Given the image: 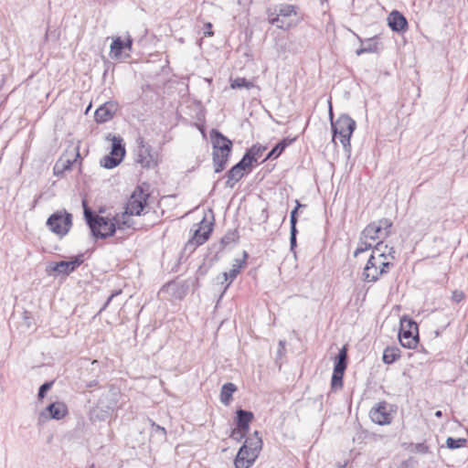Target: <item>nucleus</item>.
Wrapping results in <instances>:
<instances>
[{
    "label": "nucleus",
    "instance_id": "27",
    "mask_svg": "<svg viewBox=\"0 0 468 468\" xmlns=\"http://www.w3.org/2000/svg\"><path fill=\"white\" fill-rule=\"evenodd\" d=\"M347 349L346 346H343L341 349H339L337 355L335 356L333 371L345 373L347 367Z\"/></svg>",
    "mask_w": 468,
    "mask_h": 468
},
{
    "label": "nucleus",
    "instance_id": "41",
    "mask_svg": "<svg viewBox=\"0 0 468 468\" xmlns=\"http://www.w3.org/2000/svg\"><path fill=\"white\" fill-rule=\"evenodd\" d=\"M54 380L44 382L38 388L37 399L42 400L54 385Z\"/></svg>",
    "mask_w": 468,
    "mask_h": 468
},
{
    "label": "nucleus",
    "instance_id": "36",
    "mask_svg": "<svg viewBox=\"0 0 468 468\" xmlns=\"http://www.w3.org/2000/svg\"><path fill=\"white\" fill-rule=\"evenodd\" d=\"M446 447L450 450H457L466 446L467 440L465 438L448 437L446 439Z\"/></svg>",
    "mask_w": 468,
    "mask_h": 468
},
{
    "label": "nucleus",
    "instance_id": "63",
    "mask_svg": "<svg viewBox=\"0 0 468 468\" xmlns=\"http://www.w3.org/2000/svg\"><path fill=\"white\" fill-rule=\"evenodd\" d=\"M89 468H95V465L92 463Z\"/></svg>",
    "mask_w": 468,
    "mask_h": 468
},
{
    "label": "nucleus",
    "instance_id": "60",
    "mask_svg": "<svg viewBox=\"0 0 468 468\" xmlns=\"http://www.w3.org/2000/svg\"><path fill=\"white\" fill-rule=\"evenodd\" d=\"M434 416L436 418H441L442 417V411L441 410H436L434 413Z\"/></svg>",
    "mask_w": 468,
    "mask_h": 468
},
{
    "label": "nucleus",
    "instance_id": "61",
    "mask_svg": "<svg viewBox=\"0 0 468 468\" xmlns=\"http://www.w3.org/2000/svg\"><path fill=\"white\" fill-rule=\"evenodd\" d=\"M107 408V410L108 411L109 410H112L114 408V403H110L109 405L106 406Z\"/></svg>",
    "mask_w": 468,
    "mask_h": 468
},
{
    "label": "nucleus",
    "instance_id": "1",
    "mask_svg": "<svg viewBox=\"0 0 468 468\" xmlns=\"http://www.w3.org/2000/svg\"><path fill=\"white\" fill-rule=\"evenodd\" d=\"M84 218L90 229L91 236L96 239L112 237L116 232V223L107 217L97 215L85 200L82 201Z\"/></svg>",
    "mask_w": 468,
    "mask_h": 468
},
{
    "label": "nucleus",
    "instance_id": "3",
    "mask_svg": "<svg viewBox=\"0 0 468 468\" xmlns=\"http://www.w3.org/2000/svg\"><path fill=\"white\" fill-rule=\"evenodd\" d=\"M356 123L348 114H341L335 122H332V141L335 144V138L339 136L346 152L351 151V136L356 130Z\"/></svg>",
    "mask_w": 468,
    "mask_h": 468
},
{
    "label": "nucleus",
    "instance_id": "2",
    "mask_svg": "<svg viewBox=\"0 0 468 468\" xmlns=\"http://www.w3.org/2000/svg\"><path fill=\"white\" fill-rule=\"evenodd\" d=\"M262 440L260 432L255 431L246 440L234 459L236 468H250L253 465L262 449Z\"/></svg>",
    "mask_w": 468,
    "mask_h": 468
},
{
    "label": "nucleus",
    "instance_id": "9",
    "mask_svg": "<svg viewBox=\"0 0 468 468\" xmlns=\"http://www.w3.org/2000/svg\"><path fill=\"white\" fill-rule=\"evenodd\" d=\"M213 221L214 216H212V221L207 222L206 218L201 220L199 228L195 230L192 239L186 244L185 250H190V251H193L197 246H200L208 240L213 231Z\"/></svg>",
    "mask_w": 468,
    "mask_h": 468
},
{
    "label": "nucleus",
    "instance_id": "34",
    "mask_svg": "<svg viewBox=\"0 0 468 468\" xmlns=\"http://www.w3.org/2000/svg\"><path fill=\"white\" fill-rule=\"evenodd\" d=\"M276 8V11H278L279 15L283 17H289L292 15L297 16L298 15V7L290 5V4H281L274 6Z\"/></svg>",
    "mask_w": 468,
    "mask_h": 468
},
{
    "label": "nucleus",
    "instance_id": "51",
    "mask_svg": "<svg viewBox=\"0 0 468 468\" xmlns=\"http://www.w3.org/2000/svg\"><path fill=\"white\" fill-rule=\"evenodd\" d=\"M378 227H381V231L386 230L392 226V222L388 218H382L377 222Z\"/></svg>",
    "mask_w": 468,
    "mask_h": 468
},
{
    "label": "nucleus",
    "instance_id": "49",
    "mask_svg": "<svg viewBox=\"0 0 468 468\" xmlns=\"http://www.w3.org/2000/svg\"><path fill=\"white\" fill-rule=\"evenodd\" d=\"M464 297H465V294L463 291L454 290L452 294V301L456 303H459L464 299Z\"/></svg>",
    "mask_w": 468,
    "mask_h": 468
},
{
    "label": "nucleus",
    "instance_id": "56",
    "mask_svg": "<svg viewBox=\"0 0 468 468\" xmlns=\"http://www.w3.org/2000/svg\"><path fill=\"white\" fill-rule=\"evenodd\" d=\"M329 119H330V122H335L334 121V113H333V110H332V104H331V101H329Z\"/></svg>",
    "mask_w": 468,
    "mask_h": 468
},
{
    "label": "nucleus",
    "instance_id": "20",
    "mask_svg": "<svg viewBox=\"0 0 468 468\" xmlns=\"http://www.w3.org/2000/svg\"><path fill=\"white\" fill-rule=\"evenodd\" d=\"M296 139H297V137H293V138L285 137V138H282V140H280L271 148V150L266 154V156L262 162L278 158L285 151V149L288 146H290L292 143H294L296 141Z\"/></svg>",
    "mask_w": 468,
    "mask_h": 468
},
{
    "label": "nucleus",
    "instance_id": "33",
    "mask_svg": "<svg viewBox=\"0 0 468 468\" xmlns=\"http://www.w3.org/2000/svg\"><path fill=\"white\" fill-rule=\"evenodd\" d=\"M381 232V227H378L377 222H372L363 229L361 239L376 240Z\"/></svg>",
    "mask_w": 468,
    "mask_h": 468
},
{
    "label": "nucleus",
    "instance_id": "40",
    "mask_svg": "<svg viewBox=\"0 0 468 468\" xmlns=\"http://www.w3.org/2000/svg\"><path fill=\"white\" fill-rule=\"evenodd\" d=\"M379 268L377 266L376 269H372V271L363 273V281L366 282H376L378 281L379 277L383 274H378Z\"/></svg>",
    "mask_w": 468,
    "mask_h": 468
},
{
    "label": "nucleus",
    "instance_id": "39",
    "mask_svg": "<svg viewBox=\"0 0 468 468\" xmlns=\"http://www.w3.org/2000/svg\"><path fill=\"white\" fill-rule=\"evenodd\" d=\"M230 87L232 89L246 88L249 90L253 87V83L245 78H237L231 82Z\"/></svg>",
    "mask_w": 468,
    "mask_h": 468
},
{
    "label": "nucleus",
    "instance_id": "21",
    "mask_svg": "<svg viewBox=\"0 0 468 468\" xmlns=\"http://www.w3.org/2000/svg\"><path fill=\"white\" fill-rule=\"evenodd\" d=\"M248 172L241 167L239 163L235 164L227 173V181L225 186L233 188L236 183H238Z\"/></svg>",
    "mask_w": 468,
    "mask_h": 468
},
{
    "label": "nucleus",
    "instance_id": "44",
    "mask_svg": "<svg viewBox=\"0 0 468 468\" xmlns=\"http://www.w3.org/2000/svg\"><path fill=\"white\" fill-rule=\"evenodd\" d=\"M394 266V264L390 261H385L379 260L378 267L379 268L378 274H387L389 272L390 269Z\"/></svg>",
    "mask_w": 468,
    "mask_h": 468
},
{
    "label": "nucleus",
    "instance_id": "4",
    "mask_svg": "<svg viewBox=\"0 0 468 468\" xmlns=\"http://www.w3.org/2000/svg\"><path fill=\"white\" fill-rule=\"evenodd\" d=\"M398 338L403 347L408 349L416 348L420 341L418 324L407 315L402 316L399 322Z\"/></svg>",
    "mask_w": 468,
    "mask_h": 468
},
{
    "label": "nucleus",
    "instance_id": "10",
    "mask_svg": "<svg viewBox=\"0 0 468 468\" xmlns=\"http://www.w3.org/2000/svg\"><path fill=\"white\" fill-rule=\"evenodd\" d=\"M148 198L149 194L137 186L125 207V211L132 216H141L148 205Z\"/></svg>",
    "mask_w": 468,
    "mask_h": 468
},
{
    "label": "nucleus",
    "instance_id": "54",
    "mask_svg": "<svg viewBox=\"0 0 468 468\" xmlns=\"http://www.w3.org/2000/svg\"><path fill=\"white\" fill-rule=\"evenodd\" d=\"M284 345H285V342L282 341V340H280L279 341V348H278V354L281 356L282 354V352L284 351L285 347H284Z\"/></svg>",
    "mask_w": 468,
    "mask_h": 468
},
{
    "label": "nucleus",
    "instance_id": "52",
    "mask_svg": "<svg viewBox=\"0 0 468 468\" xmlns=\"http://www.w3.org/2000/svg\"><path fill=\"white\" fill-rule=\"evenodd\" d=\"M204 35L206 37H212L214 35V32L212 31V24L211 23H206L205 28H204Z\"/></svg>",
    "mask_w": 468,
    "mask_h": 468
},
{
    "label": "nucleus",
    "instance_id": "8",
    "mask_svg": "<svg viewBox=\"0 0 468 468\" xmlns=\"http://www.w3.org/2000/svg\"><path fill=\"white\" fill-rule=\"evenodd\" d=\"M394 413L396 406L382 400L371 408L369 417L374 423L383 426L391 423Z\"/></svg>",
    "mask_w": 468,
    "mask_h": 468
},
{
    "label": "nucleus",
    "instance_id": "46",
    "mask_svg": "<svg viewBox=\"0 0 468 468\" xmlns=\"http://www.w3.org/2000/svg\"><path fill=\"white\" fill-rule=\"evenodd\" d=\"M372 244L368 243L367 241H362V239L360 238V244L356 248V250L354 251V256L357 257L359 254L372 249Z\"/></svg>",
    "mask_w": 468,
    "mask_h": 468
},
{
    "label": "nucleus",
    "instance_id": "28",
    "mask_svg": "<svg viewBox=\"0 0 468 468\" xmlns=\"http://www.w3.org/2000/svg\"><path fill=\"white\" fill-rule=\"evenodd\" d=\"M398 346H387L383 351L382 361L386 365H392L401 356Z\"/></svg>",
    "mask_w": 468,
    "mask_h": 468
},
{
    "label": "nucleus",
    "instance_id": "31",
    "mask_svg": "<svg viewBox=\"0 0 468 468\" xmlns=\"http://www.w3.org/2000/svg\"><path fill=\"white\" fill-rule=\"evenodd\" d=\"M266 14L268 16V22L271 25H276V27L280 29H288L292 24L291 23H285L284 21H282V24H278V21H281L280 15L278 11H276L275 7H269L266 10Z\"/></svg>",
    "mask_w": 468,
    "mask_h": 468
},
{
    "label": "nucleus",
    "instance_id": "38",
    "mask_svg": "<svg viewBox=\"0 0 468 468\" xmlns=\"http://www.w3.org/2000/svg\"><path fill=\"white\" fill-rule=\"evenodd\" d=\"M238 163L241 165V167H243L248 173H250L252 170L255 162L249 153L245 151L243 156Z\"/></svg>",
    "mask_w": 468,
    "mask_h": 468
},
{
    "label": "nucleus",
    "instance_id": "12",
    "mask_svg": "<svg viewBox=\"0 0 468 468\" xmlns=\"http://www.w3.org/2000/svg\"><path fill=\"white\" fill-rule=\"evenodd\" d=\"M84 262V254L80 253L72 257L69 261H60L52 262L48 268L50 271L65 276L74 272Z\"/></svg>",
    "mask_w": 468,
    "mask_h": 468
},
{
    "label": "nucleus",
    "instance_id": "17",
    "mask_svg": "<svg viewBox=\"0 0 468 468\" xmlns=\"http://www.w3.org/2000/svg\"><path fill=\"white\" fill-rule=\"evenodd\" d=\"M254 420V414L250 410L239 408L235 412L234 425L238 431H243L246 433L250 431L251 421Z\"/></svg>",
    "mask_w": 468,
    "mask_h": 468
},
{
    "label": "nucleus",
    "instance_id": "37",
    "mask_svg": "<svg viewBox=\"0 0 468 468\" xmlns=\"http://www.w3.org/2000/svg\"><path fill=\"white\" fill-rule=\"evenodd\" d=\"M345 373L333 371L331 378V388L336 390L343 387V379Z\"/></svg>",
    "mask_w": 468,
    "mask_h": 468
},
{
    "label": "nucleus",
    "instance_id": "45",
    "mask_svg": "<svg viewBox=\"0 0 468 468\" xmlns=\"http://www.w3.org/2000/svg\"><path fill=\"white\" fill-rule=\"evenodd\" d=\"M248 433L243 431H238L237 428H233L230 430L229 438L236 441L237 442H240L243 439L246 438Z\"/></svg>",
    "mask_w": 468,
    "mask_h": 468
},
{
    "label": "nucleus",
    "instance_id": "47",
    "mask_svg": "<svg viewBox=\"0 0 468 468\" xmlns=\"http://www.w3.org/2000/svg\"><path fill=\"white\" fill-rule=\"evenodd\" d=\"M122 293V290H116V291H113L111 295L107 298L106 302L104 303V304L102 305V307L100 309L99 313L98 314H101V312H103L108 306L109 304L111 303V302L112 301V299L121 294Z\"/></svg>",
    "mask_w": 468,
    "mask_h": 468
},
{
    "label": "nucleus",
    "instance_id": "59",
    "mask_svg": "<svg viewBox=\"0 0 468 468\" xmlns=\"http://www.w3.org/2000/svg\"><path fill=\"white\" fill-rule=\"evenodd\" d=\"M394 253H395L394 248L391 247V248H389L388 252V253L386 252V257L390 256L392 259H394L395 258Z\"/></svg>",
    "mask_w": 468,
    "mask_h": 468
},
{
    "label": "nucleus",
    "instance_id": "32",
    "mask_svg": "<svg viewBox=\"0 0 468 468\" xmlns=\"http://www.w3.org/2000/svg\"><path fill=\"white\" fill-rule=\"evenodd\" d=\"M131 216L132 215L128 214L127 211H124L121 217L119 215H116L115 217H113L112 220L114 221V223H116V230L117 229L123 230L125 229H130V228L134 229L133 221L130 218Z\"/></svg>",
    "mask_w": 468,
    "mask_h": 468
},
{
    "label": "nucleus",
    "instance_id": "42",
    "mask_svg": "<svg viewBox=\"0 0 468 468\" xmlns=\"http://www.w3.org/2000/svg\"><path fill=\"white\" fill-rule=\"evenodd\" d=\"M297 228H290V250L294 254L296 253L295 249L297 247Z\"/></svg>",
    "mask_w": 468,
    "mask_h": 468
},
{
    "label": "nucleus",
    "instance_id": "24",
    "mask_svg": "<svg viewBox=\"0 0 468 468\" xmlns=\"http://www.w3.org/2000/svg\"><path fill=\"white\" fill-rule=\"evenodd\" d=\"M81 159L80 154L79 150L77 149L76 157L73 160L70 159H63L59 158L54 167H53V173L56 176H63L64 173L66 171L71 170L73 165L76 163L77 159Z\"/></svg>",
    "mask_w": 468,
    "mask_h": 468
},
{
    "label": "nucleus",
    "instance_id": "19",
    "mask_svg": "<svg viewBox=\"0 0 468 468\" xmlns=\"http://www.w3.org/2000/svg\"><path fill=\"white\" fill-rule=\"evenodd\" d=\"M352 33L361 44V47L356 50V56H361L365 53L378 52V43L377 42V38H378L377 36L364 40L355 32L352 31Z\"/></svg>",
    "mask_w": 468,
    "mask_h": 468
},
{
    "label": "nucleus",
    "instance_id": "58",
    "mask_svg": "<svg viewBox=\"0 0 468 468\" xmlns=\"http://www.w3.org/2000/svg\"><path fill=\"white\" fill-rule=\"evenodd\" d=\"M97 385H98V381L97 380H91V381L87 382L86 387L87 388H93V387H95Z\"/></svg>",
    "mask_w": 468,
    "mask_h": 468
},
{
    "label": "nucleus",
    "instance_id": "43",
    "mask_svg": "<svg viewBox=\"0 0 468 468\" xmlns=\"http://www.w3.org/2000/svg\"><path fill=\"white\" fill-rule=\"evenodd\" d=\"M411 452L426 454L430 452L429 446L424 442L411 443Z\"/></svg>",
    "mask_w": 468,
    "mask_h": 468
},
{
    "label": "nucleus",
    "instance_id": "18",
    "mask_svg": "<svg viewBox=\"0 0 468 468\" xmlns=\"http://www.w3.org/2000/svg\"><path fill=\"white\" fill-rule=\"evenodd\" d=\"M388 25L392 31L404 33L409 27L408 20L402 13L393 10L388 16Z\"/></svg>",
    "mask_w": 468,
    "mask_h": 468
},
{
    "label": "nucleus",
    "instance_id": "57",
    "mask_svg": "<svg viewBox=\"0 0 468 468\" xmlns=\"http://www.w3.org/2000/svg\"><path fill=\"white\" fill-rule=\"evenodd\" d=\"M306 205L305 204H302L299 200H295V207L294 208L299 210L301 207H305Z\"/></svg>",
    "mask_w": 468,
    "mask_h": 468
},
{
    "label": "nucleus",
    "instance_id": "14",
    "mask_svg": "<svg viewBox=\"0 0 468 468\" xmlns=\"http://www.w3.org/2000/svg\"><path fill=\"white\" fill-rule=\"evenodd\" d=\"M239 239V234L237 229L228 230L218 242L213 243L208 248L207 257L213 253L218 256L225 249L230 248L232 244L238 243Z\"/></svg>",
    "mask_w": 468,
    "mask_h": 468
},
{
    "label": "nucleus",
    "instance_id": "5",
    "mask_svg": "<svg viewBox=\"0 0 468 468\" xmlns=\"http://www.w3.org/2000/svg\"><path fill=\"white\" fill-rule=\"evenodd\" d=\"M106 138L112 141L111 151L101 159L100 164L106 169H113L117 167L125 157V144L123 139L119 135H112L109 133Z\"/></svg>",
    "mask_w": 468,
    "mask_h": 468
},
{
    "label": "nucleus",
    "instance_id": "53",
    "mask_svg": "<svg viewBox=\"0 0 468 468\" xmlns=\"http://www.w3.org/2000/svg\"><path fill=\"white\" fill-rule=\"evenodd\" d=\"M245 265V260L235 259L232 264V268H237L239 271L240 269Z\"/></svg>",
    "mask_w": 468,
    "mask_h": 468
},
{
    "label": "nucleus",
    "instance_id": "50",
    "mask_svg": "<svg viewBox=\"0 0 468 468\" xmlns=\"http://www.w3.org/2000/svg\"><path fill=\"white\" fill-rule=\"evenodd\" d=\"M417 463V460L413 457H410L401 463V468H416Z\"/></svg>",
    "mask_w": 468,
    "mask_h": 468
},
{
    "label": "nucleus",
    "instance_id": "13",
    "mask_svg": "<svg viewBox=\"0 0 468 468\" xmlns=\"http://www.w3.org/2000/svg\"><path fill=\"white\" fill-rule=\"evenodd\" d=\"M69 410L67 405L62 401H55L48 405L38 416V422H45L48 420H60L68 415Z\"/></svg>",
    "mask_w": 468,
    "mask_h": 468
},
{
    "label": "nucleus",
    "instance_id": "16",
    "mask_svg": "<svg viewBox=\"0 0 468 468\" xmlns=\"http://www.w3.org/2000/svg\"><path fill=\"white\" fill-rule=\"evenodd\" d=\"M210 140L213 151H217L218 153H231L233 146L232 142L218 129H212L210 131Z\"/></svg>",
    "mask_w": 468,
    "mask_h": 468
},
{
    "label": "nucleus",
    "instance_id": "30",
    "mask_svg": "<svg viewBox=\"0 0 468 468\" xmlns=\"http://www.w3.org/2000/svg\"><path fill=\"white\" fill-rule=\"evenodd\" d=\"M219 260V256L215 255L214 253L206 256L204 259V262L198 267L197 271V279L202 278L207 275L209 269L212 267V265L217 262Z\"/></svg>",
    "mask_w": 468,
    "mask_h": 468
},
{
    "label": "nucleus",
    "instance_id": "64",
    "mask_svg": "<svg viewBox=\"0 0 468 468\" xmlns=\"http://www.w3.org/2000/svg\"><path fill=\"white\" fill-rule=\"evenodd\" d=\"M141 444H144V439L142 440V441L140 442Z\"/></svg>",
    "mask_w": 468,
    "mask_h": 468
},
{
    "label": "nucleus",
    "instance_id": "55",
    "mask_svg": "<svg viewBox=\"0 0 468 468\" xmlns=\"http://www.w3.org/2000/svg\"><path fill=\"white\" fill-rule=\"evenodd\" d=\"M24 320H25L26 324H27V326L29 327L30 326V316H29L28 312L24 313Z\"/></svg>",
    "mask_w": 468,
    "mask_h": 468
},
{
    "label": "nucleus",
    "instance_id": "22",
    "mask_svg": "<svg viewBox=\"0 0 468 468\" xmlns=\"http://www.w3.org/2000/svg\"><path fill=\"white\" fill-rule=\"evenodd\" d=\"M383 242H378L374 248L373 252L367 260L366 266L364 267L363 273H367L372 269H376L378 264V261L386 259V251L382 250Z\"/></svg>",
    "mask_w": 468,
    "mask_h": 468
},
{
    "label": "nucleus",
    "instance_id": "25",
    "mask_svg": "<svg viewBox=\"0 0 468 468\" xmlns=\"http://www.w3.org/2000/svg\"><path fill=\"white\" fill-rule=\"evenodd\" d=\"M231 153L228 152H217L212 151V163L214 166V172L218 174L221 173L227 166Z\"/></svg>",
    "mask_w": 468,
    "mask_h": 468
},
{
    "label": "nucleus",
    "instance_id": "7",
    "mask_svg": "<svg viewBox=\"0 0 468 468\" xmlns=\"http://www.w3.org/2000/svg\"><path fill=\"white\" fill-rule=\"evenodd\" d=\"M137 151L135 162L140 164L144 169H152L158 165V154L153 151V147L144 142L143 137H138L136 140Z\"/></svg>",
    "mask_w": 468,
    "mask_h": 468
},
{
    "label": "nucleus",
    "instance_id": "6",
    "mask_svg": "<svg viewBox=\"0 0 468 468\" xmlns=\"http://www.w3.org/2000/svg\"><path fill=\"white\" fill-rule=\"evenodd\" d=\"M47 227L54 234L64 237L72 227V215L67 210H58L47 219Z\"/></svg>",
    "mask_w": 468,
    "mask_h": 468
},
{
    "label": "nucleus",
    "instance_id": "11",
    "mask_svg": "<svg viewBox=\"0 0 468 468\" xmlns=\"http://www.w3.org/2000/svg\"><path fill=\"white\" fill-rule=\"evenodd\" d=\"M133 38L128 36L126 39L116 37L111 44L110 57L115 60H123L130 58V51L133 48Z\"/></svg>",
    "mask_w": 468,
    "mask_h": 468
},
{
    "label": "nucleus",
    "instance_id": "48",
    "mask_svg": "<svg viewBox=\"0 0 468 468\" xmlns=\"http://www.w3.org/2000/svg\"><path fill=\"white\" fill-rule=\"evenodd\" d=\"M299 210L293 208L290 213V228H297Z\"/></svg>",
    "mask_w": 468,
    "mask_h": 468
},
{
    "label": "nucleus",
    "instance_id": "35",
    "mask_svg": "<svg viewBox=\"0 0 468 468\" xmlns=\"http://www.w3.org/2000/svg\"><path fill=\"white\" fill-rule=\"evenodd\" d=\"M267 150V146L262 145L261 144H255L246 151L251 156L255 163H257L258 159L263 154V153Z\"/></svg>",
    "mask_w": 468,
    "mask_h": 468
},
{
    "label": "nucleus",
    "instance_id": "26",
    "mask_svg": "<svg viewBox=\"0 0 468 468\" xmlns=\"http://www.w3.org/2000/svg\"><path fill=\"white\" fill-rule=\"evenodd\" d=\"M239 273V271L237 268H232L229 271H228V272L224 271L217 276L216 280L218 283H221V284L225 283L223 292L220 295V298L223 296V294L229 289V287L233 282V281L237 278Z\"/></svg>",
    "mask_w": 468,
    "mask_h": 468
},
{
    "label": "nucleus",
    "instance_id": "15",
    "mask_svg": "<svg viewBox=\"0 0 468 468\" xmlns=\"http://www.w3.org/2000/svg\"><path fill=\"white\" fill-rule=\"evenodd\" d=\"M119 109L116 101H108L98 107L94 113V119L97 123H105L111 121Z\"/></svg>",
    "mask_w": 468,
    "mask_h": 468
},
{
    "label": "nucleus",
    "instance_id": "29",
    "mask_svg": "<svg viewBox=\"0 0 468 468\" xmlns=\"http://www.w3.org/2000/svg\"><path fill=\"white\" fill-rule=\"evenodd\" d=\"M237 387L235 384L231 382L225 383L221 387L220 390V401L225 406H228L230 404L232 400L233 394L236 392Z\"/></svg>",
    "mask_w": 468,
    "mask_h": 468
},
{
    "label": "nucleus",
    "instance_id": "62",
    "mask_svg": "<svg viewBox=\"0 0 468 468\" xmlns=\"http://www.w3.org/2000/svg\"><path fill=\"white\" fill-rule=\"evenodd\" d=\"M249 257V254L247 251H243V259L242 260H247V258Z\"/></svg>",
    "mask_w": 468,
    "mask_h": 468
},
{
    "label": "nucleus",
    "instance_id": "23",
    "mask_svg": "<svg viewBox=\"0 0 468 468\" xmlns=\"http://www.w3.org/2000/svg\"><path fill=\"white\" fill-rule=\"evenodd\" d=\"M147 422L151 427L149 441L153 443L164 442L166 440V430L149 418H147Z\"/></svg>",
    "mask_w": 468,
    "mask_h": 468
}]
</instances>
